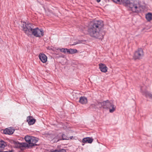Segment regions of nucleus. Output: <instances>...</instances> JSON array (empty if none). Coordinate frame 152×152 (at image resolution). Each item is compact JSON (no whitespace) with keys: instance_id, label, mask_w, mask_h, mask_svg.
Here are the masks:
<instances>
[{"instance_id":"nucleus-1","label":"nucleus","mask_w":152,"mask_h":152,"mask_svg":"<svg viewBox=\"0 0 152 152\" xmlns=\"http://www.w3.org/2000/svg\"><path fill=\"white\" fill-rule=\"evenodd\" d=\"M103 21L101 20H95L91 22L87 30L88 34L91 37L99 39L103 38L100 31L103 27Z\"/></svg>"},{"instance_id":"nucleus-2","label":"nucleus","mask_w":152,"mask_h":152,"mask_svg":"<svg viewBox=\"0 0 152 152\" xmlns=\"http://www.w3.org/2000/svg\"><path fill=\"white\" fill-rule=\"evenodd\" d=\"M22 28L23 31L28 36L33 35L36 37H40L43 36L44 34L43 30L38 28H34V26L30 23H26L23 22Z\"/></svg>"},{"instance_id":"nucleus-3","label":"nucleus","mask_w":152,"mask_h":152,"mask_svg":"<svg viewBox=\"0 0 152 152\" xmlns=\"http://www.w3.org/2000/svg\"><path fill=\"white\" fill-rule=\"evenodd\" d=\"M121 3L124 6H129L130 10L133 12L138 13L140 10V6L139 1H131L129 0H120Z\"/></svg>"},{"instance_id":"nucleus-4","label":"nucleus","mask_w":152,"mask_h":152,"mask_svg":"<svg viewBox=\"0 0 152 152\" xmlns=\"http://www.w3.org/2000/svg\"><path fill=\"white\" fill-rule=\"evenodd\" d=\"M24 138L27 142L28 143H33L34 144V146L38 145V144H36L39 140V139L37 138L27 135L25 136Z\"/></svg>"},{"instance_id":"nucleus-5","label":"nucleus","mask_w":152,"mask_h":152,"mask_svg":"<svg viewBox=\"0 0 152 152\" xmlns=\"http://www.w3.org/2000/svg\"><path fill=\"white\" fill-rule=\"evenodd\" d=\"M144 55L143 51L141 48H138L134 54L133 58L134 60L139 59L142 58Z\"/></svg>"},{"instance_id":"nucleus-6","label":"nucleus","mask_w":152,"mask_h":152,"mask_svg":"<svg viewBox=\"0 0 152 152\" xmlns=\"http://www.w3.org/2000/svg\"><path fill=\"white\" fill-rule=\"evenodd\" d=\"M34 146V145L33 143H29L27 144L26 142L20 143L18 142V148H21L23 147H27L29 148H31Z\"/></svg>"},{"instance_id":"nucleus-7","label":"nucleus","mask_w":152,"mask_h":152,"mask_svg":"<svg viewBox=\"0 0 152 152\" xmlns=\"http://www.w3.org/2000/svg\"><path fill=\"white\" fill-rule=\"evenodd\" d=\"M15 129L13 127H10L5 129L3 131L4 134H6L11 135L14 132Z\"/></svg>"},{"instance_id":"nucleus-8","label":"nucleus","mask_w":152,"mask_h":152,"mask_svg":"<svg viewBox=\"0 0 152 152\" xmlns=\"http://www.w3.org/2000/svg\"><path fill=\"white\" fill-rule=\"evenodd\" d=\"M61 137H60L59 135H58L56 136L54 138V140L55 139H57L56 141L55 140V141H58L59 140H69V138L67 137L66 135L65 134H63L61 135Z\"/></svg>"},{"instance_id":"nucleus-9","label":"nucleus","mask_w":152,"mask_h":152,"mask_svg":"<svg viewBox=\"0 0 152 152\" xmlns=\"http://www.w3.org/2000/svg\"><path fill=\"white\" fill-rule=\"evenodd\" d=\"M112 103L110 102L108 100L102 102L103 108L104 109L110 108V106Z\"/></svg>"},{"instance_id":"nucleus-10","label":"nucleus","mask_w":152,"mask_h":152,"mask_svg":"<svg viewBox=\"0 0 152 152\" xmlns=\"http://www.w3.org/2000/svg\"><path fill=\"white\" fill-rule=\"evenodd\" d=\"M39 57L40 60L43 63H46L47 61V57L44 54L40 53L39 55Z\"/></svg>"},{"instance_id":"nucleus-11","label":"nucleus","mask_w":152,"mask_h":152,"mask_svg":"<svg viewBox=\"0 0 152 152\" xmlns=\"http://www.w3.org/2000/svg\"><path fill=\"white\" fill-rule=\"evenodd\" d=\"M99 68L101 71L103 72H106L107 71V67L105 64H99Z\"/></svg>"},{"instance_id":"nucleus-12","label":"nucleus","mask_w":152,"mask_h":152,"mask_svg":"<svg viewBox=\"0 0 152 152\" xmlns=\"http://www.w3.org/2000/svg\"><path fill=\"white\" fill-rule=\"evenodd\" d=\"M27 121L29 125L33 124L36 121V120L33 118L32 116H28L27 118Z\"/></svg>"},{"instance_id":"nucleus-13","label":"nucleus","mask_w":152,"mask_h":152,"mask_svg":"<svg viewBox=\"0 0 152 152\" xmlns=\"http://www.w3.org/2000/svg\"><path fill=\"white\" fill-rule=\"evenodd\" d=\"M94 140V139L90 137H86L83 138L82 142L84 143H91Z\"/></svg>"},{"instance_id":"nucleus-14","label":"nucleus","mask_w":152,"mask_h":152,"mask_svg":"<svg viewBox=\"0 0 152 152\" xmlns=\"http://www.w3.org/2000/svg\"><path fill=\"white\" fill-rule=\"evenodd\" d=\"M79 102L82 104H86L87 102V98L84 96H81L80 98Z\"/></svg>"},{"instance_id":"nucleus-15","label":"nucleus","mask_w":152,"mask_h":152,"mask_svg":"<svg viewBox=\"0 0 152 152\" xmlns=\"http://www.w3.org/2000/svg\"><path fill=\"white\" fill-rule=\"evenodd\" d=\"M0 142H1V143H0V148H4L6 146H7V145L6 142H5L4 141L1 140H0Z\"/></svg>"},{"instance_id":"nucleus-16","label":"nucleus","mask_w":152,"mask_h":152,"mask_svg":"<svg viewBox=\"0 0 152 152\" xmlns=\"http://www.w3.org/2000/svg\"><path fill=\"white\" fill-rule=\"evenodd\" d=\"M9 142L11 144H13L15 145L14 147L15 148H18V141H15L12 140H10Z\"/></svg>"},{"instance_id":"nucleus-17","label":"nucleus","mask_w":152,"mask_h":152,"mask_svg":"<svg viewBox=\"0 0 152 152\" xmlns=\"http://www.w3.org/2000/svg\"><path fill=\"white\" fill-rule=\"evenodd\" d=\"M145 18L148 21H150L152 19V14L151 13H148L145 15Z\"/></svg>"},{"instance_id":"nucleus-18","label":"nucleus","mask_w":152,"mask_h":152,"mask_svg":"<svg viewBox=\"0 0 152 152\" xmlns=\"http://www.w3.org/2000/svg\"><path fill=\"white\" fill-rule=\"evenodd\" d=\"M109 109L110 112L111 113H113L115 110L116 106H114L113 103H112L110 106V108Z\"/></svg>"},{"instance_id":"nucleus-19","label":"nucleus","mask_w":152,"mask_h":152,"mask_svg":"<svg viewBox=\"0 0 152 152\" xmlns=\"http://www.w3.org/2000/svg\"><path fill=\"white\" fill-rule=\"evenodd\" d=\"M140 91L141 92L143 93L142 94H144L145 93V94L146 95H148V96L152 98V95L147 91L145 92H142V87L141 88Z\"/></svg>"},{"instance_id":"nucleus-20","label":"nucleus","mask_w":152,"mask_h":152,"mask_svg":"<svg viewBox=\"0 0 152 152\" xmlns=\"http://www.w3.org/2000/svg\"><path fill=\"white\" fill-rule=\"evenodd\" d=\"M102 102H97L96 103V107L98 106L99 108L103 107V105L102 104Z\"/></svg>"},{"instance_id":"nucleus-21","label":"nucleus","mask_w":152,"mask_h":152,"mask_svg":"<svg viewBox=\"0 0 152 152\" xmlns=\"http://www.w3.org/2000/svg\"><path fill=\"white\" fill-rule=\"evenodd\" d=\"M70 54H73L77 52V50L76 49H70Z\"/></svg>"},{"instance_id":"nucleus-22","label":"nucleus","mask_w":152,"mask_h":152,"mask_svg":"<svg viewBox=\"0 0 152 152\" xmlns=\"http://www.w3.org/2000/svg\"><path fill=\"white\" fill-rule=\"evenodd\" d=\"M96 104H92L90 105L89 107L90 108L94 109L96 108Z\"/></svg>"},{"instance_id":"nucleus-23","label":"nucleus","mask_w":152,"mask_h":152,"mask_svg":"<svg viewBox=\"0 0 152 152\" xmlns=\"http://www.w3.org/2000/svg\"><path fill=\"white\" fill-rule=\"evenodd\" d=\"M68 50V49L64 48H62L61 49H60V51L63 52L64 53H66V50Z\"/></svg>"},{"instance_id":"nucleus-24","label":"nucleus","mask_w":152,"mask_h":152,"mask_svg":"<svg viewBox=\"0 0 152 152\" xmlns=\"http://www.w3.org/2000/svg\"><path fill=\"white\" fill-rule=\"evenodd\" d=\"M114 2L117 4H121L120 0H112Z\"/></svg>"},{"instance_id":"nucleus-25","label":"nucleus","mask_w":152,"mask_h":152,"mask_svg":"<svg viewBox=\"0 0 152 152\" xmlns=\"http://www.w3.org/2000/svg\"><path fill=\"white\" fill-rule=\"evenodd\" d=\"M58 152H66V150L64 149H61L58 150Z\"/></svg>"},{"instance_id":"nucleus-26","label":"nucleus","mask_w":152,"mask_h":152,"mask_svg":"<svg viewBox=\"0 0 152 152\" xmlns=\"http://www.w3.org/2000/svg\"><path fill=\"white\" fill-rule=\"evenodd\" d=\"M148 30V28H143L141 30V32H145L146 31Z\"/></svg>"},{"instance_id":"nucleus-27","label":"nucleus","mask_w":152,"mask_h":152,"mask_svg":"<svg viewBox=\"0 0 152 152\" xmlns=\"http://www.w3.org/2000/svg\"><path fill=\"white\" fill-rule=\"evenodd\" d=\"M70 54V49H68V50H66V52Z\"/></svg>"},{"instance_id":"nucleus-28","label":"nucleus","mask_w":152,"mask_h":152,"mask_svg":"<svg viewBox=\"0 0 152 152\" xmlns=\"http://www.w3.org/2000/svg\"><path fill=\"white\" fill-rule=\"evenodd\" d=\"M0 152H12L11 151H3L2 150H0Z\"/></svg>"},{"instance_id":"nucleus-29","label":"nucleus","mask_w":152,"mask_h":152,"mask_svg":"<svg viewBox=\"0 0 152 152\" xmlns=\"http://www.w3.org/2000/svg\"><path fill=\"white\" fill-rule=\"evenodd\" d=\"M57 140V139H55L54 140V138L53 139V142H57L58 141H57V142H56V141H55V140L56 141Z\"/></svg>"},{"instance_id":"nucleus-30","label":"nucleus","mask_w":152,"mask_h":152,"mask_svg":"<svg viewBox=\"0 0 152 152\" xmlns=\"http://www.w3.org/2000/svg\"><path fill=\"white\" fill-rule=\"evenodd\" d=\"M97 2L98 3L100 2L101 1V0H96Z\"/></svg>"},{"instance_id":"nucleus-31","label":"nucleus","mask_w":152,"mask_h":152,"mask_svg":"<svg viewBox=\"0 0 152 152\" xmlns=\"http://www.w3.org/2000/svg\"><path fill=\"white\" fill-rule=\"evenodd\" d=\"M78 42H77V43H75V44H73V45H76L77 44H78Z\"/></svg>"},{"instance_id":"nucleus-32","label":"nucleus","mask_w":152,"mask_h":152,"mask_svg":"<svg viewBox=\"0 0 152 152\" xmlns=\"http://www.w3.org/2000/svg\"><path fill=\"white\" fill-rule=\"evenodd\" d=\"M84 145V144H82V145Z\"/></svg>"}]
</instances>
